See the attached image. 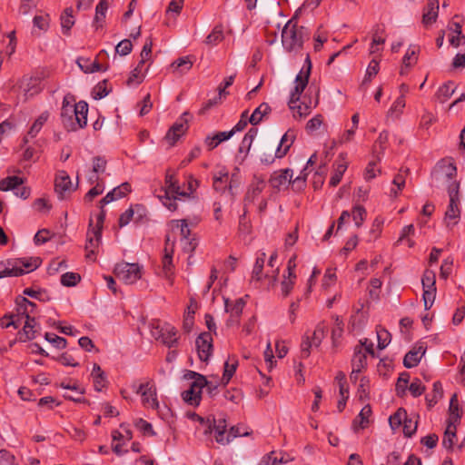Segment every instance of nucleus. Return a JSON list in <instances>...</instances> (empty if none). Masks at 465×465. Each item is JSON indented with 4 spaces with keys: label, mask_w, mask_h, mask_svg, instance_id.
<instances>
[{
    "label": "nucleus",
    "mask_w": 465,
    "mask_h": 465,
    "mask_svg": "<svg viewBox=\"0 0 465 465\" xmlns=\"http://www.w3.org/2000/svg\"><path fill=\"white\" fill-rule=\"evenodd\" d=\"M293 136H290L288 133L284 134L276 148V156L280 159L286 155L290 147L293 143Z\"/></svg>",
    "instance_id": "obj_37"
},
{
    "label": "nucleus",
    "mask_w": 465,
    "mask_h": 465,
    "mask_svg": "<svg viewBox=\"0 0 465 465\" xmlns=\"http://www.w3.org/2000/svg\"><path fill=\"white\" fill-rule=\"evenodd\" d=\"M80 275L75 272H65L61 276V283L64 286L72 287L75 286L80 281Z\"/></svg>",
    "instance_id": "obj_57"
},
{
    "label": "nucleus",
    "mask_w": 465,
    "mask_h": 465,
    "mask_svg": "<svg viewBox=\"0 0 465 465\" xmlns=\"http://www.w3.org/2000/svg\"><path fill=\"white\" fill-rule=\"evenodd\" d=\"M352 219L355 223V226L361 227L366 218L367 212L365 208L361 205H355L352 208Z\"/></svg>",
    "instance_id": "obj_50"
},
{
    "label": "nucleus",
    "mask_w": 465,
    "mask_h": 465,
    "mask_svg": "<svg viewBox=\"0 0 465 465\" xmlns=\"http://www.w3.org/2000/svg\"><path fill=\"white\" fill-rule=\"evenodd\" d=\"M114 272L124 283L134 284L142 278L143 267L139 263L122 262L115 265Z\"/></svg>",
    "instance_id": "obj_6"
},
{
    "label": "nucleus",
    "mask_w": 465,
    "mask_h": 465,
    "mask_svg": "<svg viewBox=\"0 0 465 465\" xmlns=\"http://www.w3.org/2000/svg\"><path fill=\"white\" fill-rule=\"evenodd\" d=\"M409 391H411V395L413 397H419L420 396L424 391L425 386L422 384L420 380L415 379L409 386Z\"/></svg>",
    "instance_id": "obj_63"
},
{
    "label": "nucleus",
    "mask_w": 465,
    "mask_h": 465,
    "mask_svg": "<svg viewBox=\"0 0 465 465\" xmlns=\"http://www.w3.org/2000/svg\"><path fill=\"white\" fill-rule=\"evenodd\" d=\"M377 340H378V348L380 350L385 349L391 342V333L385 329L377 330Z\"/></svg>",
    "instance_id": "obj_54"
},
{
    "label": "nucleus",
    "mask_w": 465,
    "mask_h": 465,
    "mask_svg": "<svg viewBox=\"0 0 465 465\" xmlns=\"http://www.w3.org/2000/svg\"><path fill=\"white\" fill-rule=\"evenodd\" d=\"M422 290L436 289V275L431 270H426L421 279Z\"/></svg>",
    "instance_id": "obj_48"
},
{
    "label": "nucleus",
    "mask_w": 465,
    "mask_h": 465,
    "mask_svg": "<svg viewBox=\"0 0 465 465\" xmlns=\"http://www.w3.org/2000/svg\"><path fill=\"white\" fill-rule=\"evenodd\" d=\"M449 411H450V415H449L447 423L457 424L460 420V415L459 412L458 399L455 394L451 397V399L450 401Z\"/></svg>",
    "instance_id": "obj_42"
},
{
    "label": "nucleus",
    "mask_w": 465,
    "mask_h": 465,
    "mask_svg": "<svg viewBox=\"0 0 465 465\" xmlns=\"http://www.w3.org/2000/svg\"><path fill=\"white\" fill-rule=\"evenodd\" d=\"M132 437V431L124 425H121V430H115L112 432L113 441H120L123 444L131 440Z\"/></svg>",
    "instance_id": "obj_43"
},
{
    "label": "nucleus",
    "mask_w": 465,
    "mask_h": 465,
    "mask_svg": "<svg viewBox=\"0 0 465 465\" xmlns=\"http://www.w3.org/2000/svg\"><path fill=\"white\" fill-rule=\"evenodd\" d=\"M187 417L192 420L198 421L200 426L203 429L204 433L212 432L213 421L211 420V418L204 419L195 412H189Z\"/></svg>",
    "instance_id": "obj_49"
},
{
    "label": "nucleus",
    "mask_w": 465,
    "mask_h": 465,
    "mask_svg": "<svg viewBox=\"0 0 465 465\" xmlns=\"http://www.w3.org/2000/svg\"><path fill=\"white\" fill-rule=\"evenodd\" d=\"M456 84L455 83L449 81L445 83L443 85L439 87L436 96L440 103H446L455 93Z\"/></svg>",
    "instance_id": "obj_29"
},
{
    "label": "nucleus",
    "mask_w": 465,
    "mask_h": 465,
    "mask_svg": "<svg viewBox=\"0 0 465 465\" xmlns=\"http://www.w3.org/2000/svg\"><path fill=\"white\" fill-rule=\"evenodd\" d=\"M367 366V354L363 351L362 346H356L354 348L353 355L351 358V377L353 378V375L359 374L361 370H363Z\"/></svg>",
    "instance_id": "obj_20"
},
{
    "label": "nucleus",
    "mask_w": 465,
    "mask_h": 465,
    "mask_svg": "<svg viewBox=\"0 0 465 465\" xmlns=\"http://www.w3.org/2000/svg\"><path fill=\"white\" fill-rule=\"evenodd\" d=\"M425 352L426 347L422 342L415 344L412 349L405 354L403 365L408 369L416 367Z\"/></svg>",
    "instance_id": "obj_18"
},
{
    "label": "nucleus",
    "mask_w": 465,
    "mask_h": 465,
    "mask_svg": "<svg viewBox=\"0 0 465 465\" xmlns=\"http://www.w3.org/2000/svg\"><path fill=\"white\" fill-rule=\"evenodd\" d=\"M163 268L161 276L164 278L169 285L173 284V258L171 254L166 253L163 258Z\"/></svg>",
    "instance_id": "obj_31"
},
{
    "label": "nucleus",
    "mask_w": 465,
    "mask_h": 465,
    "mask_svg": "<svg viewBox=\"0 0 465 465\" xmlns=\"http://www.w3.org/2000/svg\"><path fill=\"white\" fill-rule=\"evenodd\" d=\"M199 182L193 176L187 181V191L181 189L175 174L167 172L164 179V185L162 188L163 194L158 195L161 203L171 212L178 210V203L193 198V193L197 189Z\"/></svg>",
    "instance_id": "obj_1"
},
{
    "label": "nucleus",
    "mask_w": 465,
    "mask_h": 465,
    "mask_svg": "<svg viewBox=\"0 0 465 465\" xmlns=\"http://www.w3.org/2000/svg\"><path fill=\"white\" fill-rule=\"evenodd\" d=\"M193 66V59L191 56H183L172 63L171 67L174 73L185 74Z\"/></svg>",
    "instance_id": "obj_33"
},
{
    "label": "nucleus",
    "mask_w": 465,
    "mask_h": 465,
    "mask_svg": "<svg viewBox=\"0 0 465 465\" xmlns=\"http://www.w3.org/2000/svg\"><path fill=\"white\" fill-rule=\"evenodd\" d=\"M48 112H44L37 117V119L34 122L30 130L28 131L27 135L25 136V142L28 141V137L35 138L38 134L44 124L48 120Z\"/></svg>",
    "instance_id": "obj_36"
},
{
    "label": "nucleus",
    "mask_w": 465,
    "mask_h": 465,
    "mask_svg": "<svg viewBox=\"0 0 465 465\" xmlns=\"http://www.w3.org/2000/svg\"><path fill=\"white\" fill-rule=\"evenodd\" d=\"M25 183L24 179L19 176H7L0 181V190L3 192L15 191L17 187Z\"/></svg>",
    "instance_id": "obj_34"
},
{
    "label": "nucleus",
    "mask_w": 465,
    "mask_h": 465,
    "mask_svg": "<svg viewBox=\"0 0 465 465\" xmlns=\"http://www.w3.org/2000/svg\"><path fill=\"white\" fill-rule=\"evenodd\" d=\"M133 48L132 42L129 39H124L115 46V52L120 55H127Z\"/></svg>",
    "instance_id": "obj_62"
},
{
    "label": "nucleus",
    "mask_w": 465,
    "mask_h": 465,
    "mask_svg": "<svg viewBox=\"0 0 465 465\" xmlns=\"http://www.w3.org/2000/svg\"><path fill=\"white\" fill-rule=\"evenodd\" d=\"M189 114L183 113L182 117L169 129L166 134L165 139L170 144H174L176 141L185 133L187 130V118Z\"/></svg>",
    "instance_id": "obj_19"
},
{
    "label": "nucleus",
    "mask_w": 465,
    "mask_h": 465,
    "mask_svg": "<svg viewBox=\"0 0 465 465\" xmlns=\"http://www.w3.org/2000/svg\"><path fill=\"white\" fill-rule=\"evenodd\" d=\"M265 258H266V253L264 252H261L259 253V255L257 256L253 269H252V279H254L256 281H261L262 279V277H263L262 269H263V266L265 263Z\"/></svg>",
    "instance_id": "obj_40"
},
{
    "label": "nucleus",
    "mask_w": 465,
    "mask_h": 465,
    "mask_svg": "<svg viewBox=\"0 0 465 465\" xmlns=\"http://www.w3.org/2000/svg\"><path fill=\"white\" fill-rule=\"evenodd\" d=\"M406 411L402 409H399L393 415H391L389 419L390 425L392 430L398 429L403 423L404 420H406Z\"/></svg>",
    "instance_id": "obj_51"
},
{
    "label": "nucleus",
    "mask_w": 465,
    "mask_h": 465,
    "mask_svg": "<svg viewBox=\"0 0 465 465\" xmlns=\"http://www.w3.org/2000/svg\"><path fill=\"white\" fill-rule=\"evenodd\" d=\"M91 376L94 381L95 391H101L106 386L107 381L106 375L104 371L101 369L99 364L94 363L93 365Z\"/></svg>",
    "instance_id": "obj_25"
},
{
    "label": "nucleus",
    "mask_w": 465,
    "mask_h": 465,
    "mask_svg": "<svg viewBox=\"0 0 465 465\" xmlns=\"http://www.w3.org/2000/svg\"><path fill=\"white\" fill-rule=\"evenodd\" d=\"M385 44V38L378 34V32L373 34L372 41L370 45V53L376 54L380 52L382 48V45Z\"/></svg>",
    "instance_id": "obj_58"
},
{
    "label": "nucleus",
    "mask_w": 465,
    "mask_h": 465,
    "mask_svg": "<svg viewBox=\"0 0 465 465\" xmlns=\"http://www.w3.org/2000/svg\"><path fill=\"white\" fill-rule=\"evenodd\" d=\"M317 104L318 99L316 98L313 104L312 101H310L309 103H306L305 101H299L293 103V104L288 103V105L290 110L292 112L293 117L302 119L310 114L312 108L315 107Z\"/></svg>",
    "instance_id": "obj_21"
},
{
    "label": "nucleus",
    "mask_w": 465,
    "mask_h": 465,
    "mask_svg": "<svg viewBox=\"0 0 465 465\" xmlns=\"http://www.w3.org/2000/svg\"><path fill=\"white\" fill-rule=\"evenodd\" d=\"M339 158V161H337L334 164V171L329 182L330 185L333 187L336 186L341 182L343 173H345L348 167V163L345 161V158L342 156V154H341Z\"/></svg>",
    "instance_id": "obj_23"
},
{
    "label": "nucleus",
    "mask_w": 465,
    "mask_h": 465,
    "mask_svg": "<svg viewBox=\"0 0 465 465\" xmlns=\"http://www.w3.org/2000/svg\"><path fill=\"white\" fill-rule=\"evenodd\" d=\"M342 332L343 322L339 317H336L334 326L331 331V340L334 346L336 345L337 340L341 337Z\"/></svg>",
    "instance_id": "obj_59"
},
{
    "label": "nucleus",
    "mask_w": 465,
    "mask_h": 465,
    "mask_svg": "<svg viewBox=\"0 0 465 465\" xmlns=\"http://www.w3.org/2000/svg\"><path fill=\"white\" fill-rule=\"evenodd\" d=\"M41 264L38 257L6 259L0 262V279L18 277L36 270Z\"/></svg>",
    "instance_id": "obj_3"
},
{
    "label": "nucleus",
    "mask_w": 465,
    "mask_h": 465,
    "mask_svg": "<svg viewBox=\"0 0 465 465\" xmlns=\"http://www.w3.org/2000/svg\"><path fill=\"white\" fill-rule=\"evenodd\" d=\"M456 175L457 167L451 160L448 159L439 161L432 171V178L437 183L445 184L447 188L451 182H457Z\"/></svg>",
    "instance_id": "obj_8"
},
{
    "label": "nucleus",
    "mask_w": 465,
    "mask_h": 465,
    "mask_svg": "<svg viewBox=\"0 0 465 465\" xmlns=\"http://www.w3.org/2000/svg\"><path fill=\"white\" fill-rule=\"evenodd\" d=\"M232 135L233 132H219L212 136H207L205 143L212 150L217 147L222 142L229 140Z\"/></svg>",
    "instance_id": "obj_35"
},
{
    "label": "nucleus",
    "mask_w": 465,
    "mask_h": 465,
    "mask_svg": "<svg viewBox=\"0 0 465 465\" xmlns=\"http://www.w3.org/2000/svg\"><path fill=\"white\" fill-rule=\"evenodd\" d=\"M107 161L102 156H95L92 160V168L85 173V178L90 185L104 183L103 175L106 171Z\"/></svg>",
    "instance_id": "obj_13"
},
{
    "label": "nucleus",
    "mask_w": 465,
    "mask_h": 465,
    "mask_svg": "<svg viewBox=\"0 0 465 465\" xmlns=\"http://www.w3.org/2000/svg\"><path fill=\"white\" fill-rule=\"evenodd\" d=\"M213 421L212 431L215 432V440L222 444H228L227 421L223 414H220L217 418L211 419Z\"/></svg>",
    "instance_id": "obj_16"
},
{
    "label": "nucleus",
    "mask_w": 465,
    "mask_h": 465,
    "mask_svg": "<svg viewBox=\"0 0 465 465\" xmlns=\"http://www.w3.org/2000/svg\"><path fill=\"white\" fill-rule=\"evenodd\" d=\"M416 52H417V48L414 46L413 47L410 46L408 48L406 54H404V56L402 58V66L400 71L401 74H405L407 72V69L416 63V61H417V58L415 56Z\"/></svg>",
    "instance_id": "obj_39"
},
{
    "label": "nucleus",
    "mask_w": 465,
    "mask_h": 465,
    "mask_svg": "<svg viewBox=\"0 0 465 465\" xmlns=\"http://www.w3.org/2000/svg\"><path fill=\"white\" fill-rule=\"evenodd\" d=\"M265 188V181L260 177H254L248 192V196L254 199Z\"/></svg>",
    "instance_id": "obj_47"
},
{
    "label": "nucleus",
    "mask_w": 465,
    "mask_h": 465,
    "mask_svg": "<svg viewBox=\"0 0 465 465\" xmlns=\"http://www.w3.org/2000/svg\"><path fill=\"white\" fill-rule=\"evenodd\" d=\"M379 173H380V169L377 168V163L375 162H371V163H369V164L367 165V167L365 169V172L363 174L364 180L369 182V181L372 180L373 178H375Z\"/></svg>",
    "instance_id": "obj_64"
},
{
    "label": "nucleus",
    "mask_w": 465,
    "mask_h": 465,
    "mask_svg": "<svg viewBox=\"0 0 465 465\" xmlns=\"http://www.w3.org/2000/svg\"><path fill=\"white\" fill-rule=\"evenodd\" d=\"M143 66V64H140L138 63L137 66L132 71L131 75L129 76L127 81V84L129 85L138 84L143 81L144 77Z\"/></svg>",
    "instance_id": "obj_52"
},
{
    "label": "nucleus",
    "mask_w": 465,
    "mask_h": 465,
    "mask_svg": "<svg viewBox=\"0 0 465 465\" xmlns=\"http://www.w3.org/2000/svg\"><path fill=\"white\" fill-rule=\"evenodd\" d=\"M54 186L59 198L63 199L65 193L75 190L77 184L75 186L73 185L71 178L65 171H59L55 178Z\"/></svg>",
    "instance_id": "obj_17"
},
{
    "label": "nucleus",
    "mask_w": 465,
    "mask_h": 465,
    "mask_svg": "<svg viewBox=\"0 0 465 465\" xmlns=\"http://www.w3.org/2000/svg\"><path fill=\"white\" fill-rule=\"evenodd\" d=\"M135 428L145 436H154L155 432L150 422L145 420L139 419L135 421Z\"/></svg>",
    "instance_id": "obj_56"
},
{
    "label": "nucleus",
    "mask_w": 465,
    "mask_h": 465,
    "mask_svg": "<svg viewBox=\"0 0 465 465\" xmlns=\"http://www.w3.org/2000/svg\"><path fill=\"white\" fill-rule=\"evenodd\" d=\"M161 341L169 348L174 347L177 344L176 330L173 326L163 323V332Z\"/></svg>",
    "instance_id": "obj_30"
},
{
    "label": "nucleus",
    "mask_w": 465,
    "mask_h": 465,
    "mask_svg": "<svg viewBox=\"0 0 465 465\" xmlns=\"http://www.w3.org/2000/svg\"><path fill=\"white\" fill-rule=\"evenodd\" d=\"M100 240L101 232L99 228L93 229L92 232L90 231L87 232V242L85 244V250L88 252V258H90L91 255L94 254V250L97 248Z\"/></svg>",
    "instance_id": "obj_27"
},
{
    "label": "nucleus",
    "mask_w": 465,
    "mask_h": 465,
    "mask_svg": "<svg viewBox=\"0 0 465 465\" xmlns=\"http://www.w3.org/2000/svg\"><path fill=\"white\" fill-rule=\"evenodd\" d=\"M35 306V303L27 300L26 298H21L19 301H17V315H11L7 322H5L3 320L2 326L5 328L13 326L17 329L22 323L24 316L33 313Z\"/></svg>",
    "instance_id": "obj_11"
},
{
    "label": "nucleus",
    "mask_w": 465,
    "mask_h": 465,
    "mask_svg": "<svg viewBox=\"0 0 465 465\" xmlns=\"http://www.w3.org/2000/svg\"><path fill=\"white\" fill-rule=\"evenodd\" d=\"M196 349L199 359L207 361L213 353V337L210 332L201 333L196 341Z\"/></svg>",
    "instance_id": "obj_15"
},
{
    "label": "nucleus",
    "mask_w": 465,
    "mask_h": 465,
    "mask_svg": "<svg viewBox=\"0 0 465 465\" xmlns=\"http://www.w3.org/2000/svg\"><path fill=\"white\" fill-rule=\"evenodd\" d=\"M25 319V325L23 327V331L20 332V340H33L35 338L36 333V322L35 318L30 317V315L24 316Z\"/></svg>",
    "instance_id": "obj_24"
},
{
    "label": "nucleus",
    "mask_w": 465,
    "mask_h": 465,
    "mask_svg": "<svg viewBox=\"0 0 465 465\" xmlns=\"http://www.w3.org/2000/svg\"><path fill=\"white\" fill-rule=\"evenodd\" d=\"M133 391L141 395L143 407L152 410L159 409L156 389L152 382L147 381L139 385L134 384Z\"/></svg>",
    "instance_id": "obj_9"
},
{
    "label": "nucleus",
    "mask_w": 465,
    "mask_h": 465,
    "mask_svg": "<svg viewBox=\"0 0 465 465\" xmlns=\"http://www.w3.org/2000/svg\"><path fill=\"white\" fill-rule=\"evenodd\" d=\"M271 106L267 103H262L250 115L249 123L257 125L271 113Z\"/></svg>",
    "instance_id": "obj_28"
},
{
    "label": "nucleus",
    "mask_w": 465,
    "mask_h": 465,
    "mask_svg": "<svg viewBox=\"0 0 465 465\" xmlns=\"http://www.w3.org/2000/svg\"><path fill=\"white\" fill-rule=\"evenodd\" d=\"M88 104L84 101L73 104L72 97L66 95L63 99L61 121L68 131L82 129L87 124Z\"/></svg>",
    "instance_id": "obj_2"
},
{
    "label": "nucleus",
    "mask_w": 465,
    "mask_h": 465,
    "mask_svg": "<svg viewBox=\"0 0 465 465\" xmlns=\"http://www.w3.org/2000/svg\"><path fill=\"white\" fill-rule=\"evenodd\" d=\"M439 0H428V4L424 8L422 15V24L425 26L432 25L436 22L439 15Z\"/></svg>",
    "instance_id": "obj_22"
},
{
    "label": "nucleus",
    "mask_w": 465,
    "mask_h": 465,
    "mask_svg": "<svg viewBox=\"0 0 465 465\" xmlns=\"http://www.w3.org/2000/svg\"><path fill=\"white\" fill-rule=\"evenodd\" d=\"M67 268V264L64 260H61L59 258L54 259L51 261L48 266V273L55 274L63 269Z\"/></svg>",
    "instance_id": "obj_60"
},
{
    "label": "nucleus",
    "mask_w": 465,
    "mask_h": 465,
    "mask_svg": "<svg viewBox=\"0 0 465 465\" xmlns=\"http://www.w3.org/2000/svg\"><path fill=\"white\" fill-rule=\"evenodd\" d=\"M305 63L307 64V68L305 71L301 70L300 73L296 75L294 80V87L291 91L289 104H293V103L299 102L301 94L304 91L305 87L308 84V80L311 73L312 64L309 57L306 58Z\"/></svg>",
    "instance_id": "obj_12"
},
{
    "label": "nucleus",
    "mask_w": 465,
    "mask_h": 465,
    "mask_svg": "<svg viewBox=\"0 0 465 465\" xmlns=\"http://www.w3.org/2000/svg\"><path fill=\"white\" fill-rule=\"evenodd\" d=\"M307 35V30L303 26H298L293 19H291L282 30V46L288 52L297 51L302 48Z\"/></svg>",
    "instance_id": "obj_4"
},
{
    "label": "nucleus",
    "mask_w": 465,
    "mask_h": 465,
    "mask_svg": "<svg viewBox=\"0 0 465 465\" xmlns=\"http://www.w3.org/2000/svg\"><path fill=\"white\" fill-rule=\"evenodd\" d=\"M224 309L227 313L230 314V318L227 321L228 325L238 324L240 316L242 313L243 308L245 307V301L243 298H238L235 300H230L229 298H223Z\"/></svg>",
    "instance_id": "obj_14"
},
{
    "label": "nucleus",
    "mask_w": 465,
    "mask_h": 465,
    "mask_svg": "<svg viewBox=\"0 0 465 465\" xmlns=\"http://www.w3.org/2000/svg\"><path fill=\"white\" fill-rule=\"evenodd\" d=\"M293 175V171L292 169L286 168L283 170H279L274 172L269 180L270 185L277 190L282 191L288 188L289 184L292 182L304 183L305 177L297 176L293 181L292 180Z\"/></svg>",
    "instance_id": "obj_10"
},
{
    "label": "nucleus",
    "mask_w": 465,
    "mask_h": 465,
    "mask_svg": "<svg viewBox=\"0 0 465 465\" xmlns=\"http://www.w3.org/2000/svg\"><path fill=\"white\" fill-rule=\"evenodd\" d=\"M404 107H405V99H404V95L401 94L394 101V103L391 106L390 110L388 111V116L395 117V118L399 117L401 114Z\"/></svg>",
    "instance_id": "obj_45"
},
{
    "label": "nucleus",
    "mask_w": 465,
    "mask_h": 465,
    "mask_svg": "<svg viewBox=\"0 0 465 465\" xmlns=\"http://www.w3.org/2000/svg\"><path fill=\"white\" fill-rule=\"evenodd\" d=\"M457 424L447 423L442 445L446 449H452L455 444V440H457Z\"/></svg>",
    "instance_id": "obj_32"
},
{
    "label": "nucleus",
    "mask_w": 465,
    "mask_h": 465,
    "mask_svg": "<svg viewBox=\"0 0 465 465\" xmlns=\"http://www.w3.org/2000/svg\"><path fill=\"white\" fill-rule=\"evenodd\" d=\"M183 6V0H172L166 9V15L169 18H174L180 14Z\"/></svg>",
    "instance_id": "obj_53"
},
{
    "label": "nucleus",
    "mask_w": 465,
    "mask_h": 465,
    "mask_svg": "<svg viewBox=\"0 0 465 465\" xmlns=\"http://www.w3.org/2000/svg\"><path fill=\"white\" fill-rule=\"evenodd\" d=\"M190 378L193 380L189 388L182 392L183 400L192 405L198 406L202 399L203 389L207 385V381L204 376L194 371H190Z\"/></svg>",
    "instance_id": "obj_5"
},
{
    "label": "nucleus",
    "mask_w": 465,
    "mask_h": 465,
    "mask_svg": "<svg viewBox=\"0 0 465 465\" xmlns=\"http://www.w3.org/2000/svg\"><path fill=\"white\" fill-rule=\"evenodd\" d=\"M326 326L323 322H320L316 325L315 330L313 331L311 339L312 340V344L314 347H319L325 337Z\"/></svg>",
    "instance_id": "obj_46"
},
{
    "label": "nucleus",
    "mask_w": 465,
    "mask_h": 465,
    "mask_svg": "<svg viewBox=\"0 0 465 465\" xmlns=\"http://www.w3.org/2000/svg\"><path fill=\"white\" fill-rule=\"evenodd\" d=\"M152 48H153V43L150 39H147L143 46L142 52H141V59L139 61L140 64H144L145 62H147L151 58L152 54Z\"/></svg>",
    "instance_id": "obj_61"
},
{
    "label": "nucleus",
    "mask_w": 465,
    "mask_h": 465,
    "mask_svg": "<svg viewBox=\"0 0 465 465\" xmlns=\"http://www.w3.org/2000/svg\"><path fill=\"white\" fill-rule=\"evenodd\" d=\"M72 13V9H66L61 15V26L64 34H68L74 25V18Z\"/></svg>",
    "instance_id": "obj_44"
},
{
    "label": "nucleus",
    "mask_w": 465,
    "mask_h": 465,
    "mask_svg": "<svg viewBox=\"0 0 465 465\" xmlns=\"http://www.w3.org/2000/svg\"><path fill=\"white\" fill-rule=\"evenodd\" d=\"M45 339L56 349H64L66 347V340L54 333L46 332Z\"/></svg>",
    "instance_id": "obj_55"
},
{
    "label": "nucleus",
    "mask_w": 465,
    "mask_h": 465,
    "mask_svg": "<svg viewBox=\"0 0 465 465\" xmlns=\"http://www.w3.org/2000/svg\"><path fill=\"white\" fill-rule=\"evenodd\" d=\"M459 189V182H451V183L448 185L450 203L444 217V221L448 227H453L457 224L460 218Z\"/></svg>",
    "instance_id": "obj_7"
},
{
    "label": "nucleus",
    "mask_w": 465,
    "mask_h": 465,
    "mask_svg": "<svg viewBox=\"0 0 465 465\" xmlns=\"http://www.w3.org/2000/svg\"><path fill=\"white\" fill-rule=\"evenodd\" d=\"M223 39V28L221 25H215L207 35L205 43L209 45H216Z\"/></svg>",
    "instance_id": "obj_41"
},
{
    "label": "nucleus",
    "mask_w": 465,
    "mask_h": 465,
    "mask_svg": "<svg viewBox=\"0 0 465 465\" xmlns=\"http://www.w3.org/2000/svg\"><path fill=\"white\" fill-rule=\"evenodd\" d=\"M385 223V218L381 215H378L375 217L371 223V227L368 232V236L366 241L368 242H375L380 238L382 232V227Z\"/></svg>",
    "instance_id": "obj_26"
},
{
    "label": "nucleus",
    "mask_w": 465,
    "mask_h": 465,
    "mask_svg": "<svg viewBox=\"0 0 465 465\" xmlns=\"http://www.w3.org/2000/svg\"><path fill=\"white\" fill-rule=\"evenodd\" d=\"M237 366H238V361L235 358H229L224 362L223 375L222 378V381L223 384H227L230 381V380L235 373Z\"/></svg>",
    "instance_id": "obj_38"
}]
</instances>
